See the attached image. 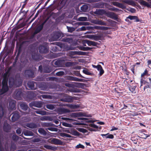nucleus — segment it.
<instances>
[{
    "label": "nucleus",
    "instance_id": "53",
    "mask_svg": "<svg viewBox=\"0 0 151 151\" xmlns=\"http://www.w3.org/2000/svg\"><path fill=\"white\" fill-rule=\"evenodd\" d=\"M78 130L81 132H82L83 133H85L87 132V130L83 128H79Z\"/></svg>",
    "mask_w": 151,
    "mask_h": 151
},
{
    "label": "nucleus",
    "instance_id": "64",
    "mask_svg": "<svg viewBox=\"0 0 151 151\" xmlns=\"http://www.w3.org/2000/svg\"><path fill=\"white\" fill-rule=\"evenodd\" d=\"M102 11H103L102 10H99L96 12L95 13V14H101V13H102Z\"/></svg>",
    "mask_w": 151,
    "mask_h": 151
},
{
    "label": "nucleus",
    "instance_id": "3",
    "mask_svg": "<svg viewBox=\"0 0 151 151\" xmlns=\"http://www.w3.org/2000/svg\"><path fill=\"white\" fill-rule=\"evenodd\" d=\"M8 80H3L2 84V88L0 91V94H3L7 92L9 90V87L8 85Z\"/></svg>",
    "mask_w": 151,
    "mask_h": 151
},
{
    "label": "nucleus",
    "instance_id": "16",
    "mask_svg": "<svg viewBox=\"0 0 151 151\" xmlns=\"http://www.w3.org/2000/svg\"><path fill=\"white\" fill-rule=\"evenodd\" d=\"M15 101L12 100L9 102V109L10 110H14L15 108Z\"/></svg>",
    "mask_w": 151,
    "mask_h": 151
},
{
    "label": "nucleus",
    "instance_id": "60",
    "mask_svg": "<svg viewBox=\"0 0 151 151\" xmlns=\"http://www.w3.org/2000/svg\"><path fill=\"white\" fill-rule=\"evenodd\" d=\"M144 135H145V137H143L142 138L145 139H146L147 137L149 136V135L146 134L145 133H142V134L141 135V136H143Z\"/></svg>",
    "mask_w": 151,
    "mask_h": 151
},
{
    "label": "nucleus",
    "instance_id": "9",
    "mask_svg": "<svg viewBox=\"0 0 151 151\" xmlns=\"http://www.w3.org/2000/svg\"><path fill=\"white\" fill-rule=\"evenodd\" d=\"M73 98L67 95H65L64 97L61 99V101H65L67 102H71L73 101Z\"/></svg>",
    "mask_w": 151,
    "mask_h": 151
},
{
    "label": "nucleus",
    "instance_id": "10",
    "mask_svg": "<svg viewBox=\"0 0 151 151\" xmlns=\"http://www.w3.org/2000/svg\"><path fill=\"white\" fill-rule=\"evenodd\" d=\"M48 142L51 144L58 145H60L61 144V141L56 138H52L48 140Z\"/></svg>",
    "mask_w": 151,
    "mask_h": 151
},
{
    "label": "nucleus",
    "instance_id": "44",
    "mask_svg": "<svg viewBox=\"0 0 151 151\" xmlns=\"http://www.w3.org/2000/svg\"><path fill=\"white\" fill-rule=\"evenodd\" d=\"M83 72L84 74L87 75H90L91 74V73L86 68L83 69Z\"/></svg>",
    "mask_w": 151,
    "mask_h": 151
},
{
    "label": "nucleus",
    "instance_id": "1",
    "mask_svg": "<svg viewBox=\"0 0 151 151\" xmlns=\"http://www.w3.org/2000/svg\"><path fill=\"white\" fill-rule=\"evenodd\" d=\"M78 119V120L83 121L78 123L77 125H88L89 127H88V129L90 131L96 132L98 130V127L93 123L96 120L93 119L88 120L84 118H79Z\"/></svg>",
    "mask_w": 151,
    "mask_h": 151
},
{
    "label": "nucleus",
    "instance_id": "31",
    "mask_svg": "<svg viewBox=\"0 0 151 151\" xmlns=\"http://www.w3.org/2000/svg\"><path fill=\"white\" fill-rule=\"evenodd\" d=\"M46 108L50 110H53L55 109V105L52 104H48L46 105Z\"/></svg>",
    "mask_w": 151,
    "mask_h": 151
},
{
    "label": "nucleus",
    "instance_id": "61",
    "mask_svg": "<svg viewBox=\"0 0 151 151\" xmlns=\"http://www.w3.org/2000/svg\"><path fill=\"white\" fill-rule=\"evenodd\" d=\"M109 28L107 27H105L103 26H101L100 30H105L108 29Z\"/></svg>",
    "mask_w": 151,
    "mask_h": 151
},
{
    "label": "nucleus",
    "instance_id": "4",
    "mask_svg": "<svg viewBox=\"0 0 151 151\" xmlns=\"http://www.w3.org/2000/svg\"><path fill=\"white\" fill-rule=\"evenodd\" d=\"M13 67L10 66L7 68L5 70V72L3 75V78L4 80H8V78L11 75V72L12 68Z\"/></svg>",
    "mask_w": 151,
    "mask_h": 151
},
{
    "label": "nucleus",
    "instance_id": "45",
    "mask_svg": "<svg viewBox=\"0 0 151 151\" xmlns=\"http://www.w3.org/2000/svg\"><path fill=\"white\" fill-rule=\"evenodd\" d=\"M136 87L135 86H131L129 87V90L132 92V93H135V89Z\"/></svg>",
    "mask_w": 151,
    "mask_h": 151
},
{
    "label": "nucleus",
    "instance_id": "28",
    "mask_svg": "<svg viewBox=\"0 0 151 151\" xmlns=\"http://www.w3.org/2000/svg\"><path fill=\"white\" fill-rule=\"evenodd\" d=\"M24 134L27 136H33L34 134L31 131L27 130L24 132Z\"/></svg>",
    "mask_w": 151,
    "mask_h": 151
},
{
    "label": "nucleus",
    "instance_id": "24",
    "mask_svg": "<svg viewBox=\"0 0 151 151\" xmlns=\"http://www.w3.org/2000/svg\"><path fill=\"white\" fill-rule=\"evenodd\" d=\"M85 42L88 45L91 46H95L96 45V43L95 42L88 40H85Z\"/></svg>",
    "mask_w": 151,
    "mask_h": 151
},
{
    "label": "nucleus",
    "instance_id": "20",
    "mask_svg": "<svg viewBox=\"0 0 151 151\" xmlns=\"http://www.w3.org/2000/svg\"><path fill=\"white\" fill-rule=\"evenodd\" d=\"M101 135L103 137H105L106 138L113 139L114 137V136L113 134H110L109 133H107L106 134H102Z\"/></svg>",
    "mask_w": 151,
    "mask_h": 151
},
{
    "label": "nucleus",
    "instance_id": "51",
    "mask_svg": "<svg viewBox=\"0 0 151 151\" xmlns=\"http://www.w3.org/2000/svg\"><path fill=\"white\" fill-rule=\"evenodd\" d=\"M64 74L65 73L63 71H60L56 73V75L57 76H61L64 75Z\"/></svg>",
    "mask_w": 151,
    "mask_h": 151
},
{
    "label": "nucleus",
    "instance_id": "13",
    "mask_svg": "<svg viewBox=\"0 0 151 151\" xmlns=\"http://www.w3.org/2000/svg\"><path fill=\"white\" fill-rule=\"evenodd\" d=\"M58 113L60 114H63L70 112V110L64 108H58L57 109Z\"/></svg>",
    "mask_w": 151,
    "mask_h": 151
},
{
    "label": "nucleus",
    "instance_id": "39",
    "mask_svg": "<svg viewBox=\"0 0 151 151\" xmlns=\"http://www.w3.org/2000/svg\"><path fill=\"white\" fill-rule=\"evenodd\" d=\"M99 68L97 70L99 71V75L100 76H101L104 73V71L102 68L101 66H99Z\"/></svg>",
    "mask_w": 151,
    "mask_h": 151
},
{
    "label": "nucleus",
    "instance_id": "7",
    "mask_svg": "<svg viewBox=\"0 0 151 151\" xmlns=\"http://www.w3.org/2000/svg\"><path fill=\"white\" fill-rule=\"evenodd\" d=\"M51 36L52 39L53 40H57L61 37V34L59 32H55L51 34Z\"/></svg>",
    "mask_w": 151,
    "mask_h": 151
},
{
    "label": "nucleus",
    "instance_id": "57",
    "mask_svg": "<svg viewBox=\"0 0 151 151\" xmlns=\"http://www.w3.org/2000/svg\"><path fill=\"white\" fill-rule=\"evenodd\" d=\"M81 49L83 50L87 51L90 50L91 49V48L89 47H81Z\"/></svg>",
    "mask_w": 151,
    "mask_h": 151
},
{
    "label": "nucleus",
    "instance_id": "37",
    "mask_svg": "<svg viewBox=\"0 0 151 151\" xmlns=\"http://www.w3.org/2000/svg\"><path fill=\"white\" fill-rule=\"evenodd\" d=\"M79 25H84L87 26L89 25L90 24V23L89 22H78L77 23Z\"/></svg>",
    "mask_w": 151,
    "mask_h": 151
},
{
    "label": "nucleus",
    "instance_id": "5",
    "mask_svg": "<svg viewBox=\"0 0 151 151\" xmlns=\"http://www.w3.org/2000/svg\"><path fill=\"white\" fill-rule=\"evenodd\" d=\"M15 98L17 100H21L22 99V93L20 89H16L14 93Z\"/></svg>",
    "mask_w": 151,
    "mask_h": 151
},
{
    "label": "nucleus",
    "instance_id": "6",
    "mask_svg": "<svg viewBox=\"0 0 151 151\" xmlns=\"http://www.w3.org/2000/svg\"><path fill=\"white\" fill-rule=\"evenodd\" d=\"M44 46L41 45L39 47V52L41 53H46L48 50L47 44H44Z\"/></svg>",
    "mask_w": 151,
    "mask_h": 151
},
{
    "label": "nucleus",
    "instance_id": "12",
    "mask_svg": "<svg viewBox=\"0 0 151 151\" xmlns=\"http://www.w3.org/2000/svg\"><path fill=\"white\" fill-rule=\"evenodd\" d=\"M106 15L108 17L116 20L118 18L117 15L113 12H108L106 13Z\"/></svg>",
    "mask_w": 151,
    "mask_h": 151
},
{
    "label": "nucleus",
    "instance_id": "8",
    "mask_svg": "<svg viewBox=\"0 0 151 151\" xmlns=\"http://www.w3.org/2000/svg\"><path fill=\"white\" fill-rule=\"evenodd\" d=\"M42 103L41 101H35L30 103L29 106L30 107H32L34 106L38 108H40L42 106Z\"/></svg>",
    "mask_w": 151,
    "mask_h": 151
},
{
    "label": "nucleus",
    "instance_id": "62",
    "mask_svg": "<svg viewBox=\"0 0 151 151\" xmlns=\"http://www.w3.org/2000/svg\"><path fill=\"white\" fill-rule=\"evenodd\" d=\"M86 30H90L93 29V27L87 26L86 27Z\"/></svg>",
    "mask_w": 151,
    "mask_h": 151
},
{
    "label": "nucleus",
    "instance_id": "23",
    "mask_svg": "<svg viewBox=\"0 0 151 151\" xmlns=\"http://www.w3.org/2000/svg\"><path fill=\"white\" fill-rule=\"evenodd\" d=\"M27 85L29 88L32 90L35 89L34 82L29 81L27 83Z\"/></svg>",
    "mask_w": 151,
    "mask_h": 151
},
{
    "label": "nucleus",
    "instance_id": "26",
    "mask_svg": "<svg viewBox=\"0 0 151 151\" xmlns=\"http://www.w3.org/2000/svg\"><path fill=\"white\" fill-rule=\"evenodd\" d=\"M20 106L21 108L24 111L27 110L28 107L27 105L24 103H21L20 104Z\"/></svg>",
    "mask_w": 151,
    "mask_h": 151
},
{
    "label": "nucleus",
    "instance_id": "19",
    "mask_svg": "<svg viewBox=\"0 0 151 151\" xmlns=\"http://www.w3.org/2000/svg\"><path fill=\"white\" fill-rule=\"evenodd\" d=\"M32 58L36 61H39L42 59V57L37 54H32Z\"/></svg>",
    "mask_w": 151,
    "mask_h": 151
},
{
    "label": "nucleus",
    "instance_id": "49",
    "mask_svg": "<svg viewBox=\"0 0 151 151\" xmlns=\"http://www.w3.org/2000/svg\"><path fill=\"white\" fill-rule=\"evenodd\" d=\"M45 130L47 131V130H48L50 131H57V128H54V127H51L46 128L45 129Z\"/></svg>",
    "mask_w": 151,
    "mask_h": 151
},
{
    "label": "nucleus",
    "instance_id": "11",
    "mask_svg": "<svg viewBox=\"0 0 151 151\" xmlns=\"http://www.w3.org/2000/svg\"><path fill=\"white\" fill-rule=\"evenodd\" d=\"M91 22L93 24L105 26L107 25V23H106L101 20H99L98 19L93 20L91 21Z\"/></svg>",
    "mask_w": 151,
    "mask_h": 151
},
{
    "label": "nucleus",
    "instance_id": "27",
    "mask_svg": "<svg viewBox=\"0 0 151 151\" xmlns=\"http://www.w3.org/2000/svg\"><path fill=\"white\" fill-rule=\"evenodd\" d=\"M62 41L65 42H68L69 43H71L73 41V40L71 38L65 37L63 39Z\"/></svg>",
    "mask_w": 151,
    "mask_h": 151
},
{
    "label": "nucleus",
    "instance_id": "56",
    "mask_svg": "<svg viewBox=\"0 0 151 151\" xmlns=\"http://www.w3.org/2000/svg\"><path fill=\"white\" fill-rule=\"evenodd\" d=\"M12 139L14 141H17L19 139V137L16 135H13L12 136Z\"/></svg>",
    "mask_w": 151,
    "mask_h": 151
},
{
    "label": "nucleus",
    "instance_id": "43",
    "mask_svg": "<svg viewBox=\"0 0 151 151\" xmlns=\"http://www.w3.org/2000/svg\"><path fill=\"white\" fill-rule=\"evenodd\" d=\"M69 107L71 109H75L79 108V106L78 105L70 104L69 105Z\"/></svg>",
    "mask_w": 151,
    "mask_h": 151
},
{
    "label": "nucleus",
    "instance_id": "33",
    "mask_svg": "<svg viewBox=\"0 0 151 151\" xmlns=\"http://www.w3.org/2000/svg\"><path fill=\"white\" fill-rule=\"evenodd\" d=\"M128 18L130 20H135L136 22L139 21V20L137 17L136 16H129L128 17Z\"/></svg>",
    "mask_w": 151,
    "mask_h": 151
},
{
    "label": "nucleus",
    "instance_id": "50",
    "mask_svg": "<svg viewBox=\"0 0 151 151\" xmlns=\"http://www.w3.org/2000/svg\"><path fill=\"white\" fill-rule=\"evenodd\" d=\"M149 75L148 73V71L147 69H145L144 72L141 74V77H143L145 76H149Z\"/></svg>",
    "mask_w": 151,
    "mask_h": 151
},
{
    "label": "nucleus",
    "instance_id": "2",
    "mask_svg": "<svg viewBox=\"0 0 151 151\" xmlns=\"http://www.w3.org/2000/svg\"><path fill=\"white\" fill-rule=\"evenodd\" d=\"M22 82L20 80L17 81V80L12 77L9 78V87L12 88L13 86L19 87L22 85Z\"/></svg>",
    "mask_w": 151,
    "mask_h": 151
},
{
    "label": "nucleus",
    "instance_id": "40",
    "mask_svg": "<svg viewBox=\"0 0 151 151\" xmlns=\"http://www.w3.org/2000/svg\"><path fill=\"white\" fill-rule=\"evenodd\" d=\"M51 71V69L48 67H44V71L45 73H49Z\"/></svg>",
    "mask_w": 151,
    "mask_h": 151
},
{
    "label": "nucleus",
    "instance_id": "32",
    "mask_svg": "<svg viewBox=\"0 0 151 151\" xmlns=\"http://www.w3.org/2000/svg\"><path fill=\"white\" fill-rule=\"evenodd\" d=\"M43 27V25H40L38 26L35 32V34H36L40 32V31L42 29Z\"/></svg>",
    "mask_w": 151,
    "mask_h": 151
},
{
    "label": "nucleus",
    "instance_id": "18",
    "mask_svg": "<svg viewBox=\"0 0 151 151\" xmlns=\"http://www.w3.org/2000/svg\"><path fill=\"white\" fill-rule=\"evenodd\" d=\"M70 54L71 55H86V52L82 51H71Z\"/></svg>",
    "mask_w": 151,
    "mask_h": 151
},
{
    "label": "nucleus",
    "instance_id": "14",
    "mask_svg": "<svg viewBox=\"0 0 151 151\" xmlns=\"http://www.w3.org/2000/svg\"><path fill=\"white\" fill-rule=\"evenodd\" d=\"M73 116H86L87 117H91V114H87L86 113L79 112L73 113Z\"/></svg>",
    "mask_w": 151,
    "mask_h": 151
},
{
    "label": "nucleus",
    "instance_id": "41",
    "mask_svg": "<svg viewBox=\"0 0 151 151\" xmlns=\"http://www.w3.org/2000/svg\"><path fill=\"white\" fill-rule=\"evenodd\" d=\"M60 135L61 137H71V136L70 134L64 133H61L60 134Z\"/></svg>",
    "mask_w": 151,
    "mask_h": 151
},
{
    "label": "nucleus",
    "instance_id": "63",
    "mask_svg": "<svg viewBox=\"0 0 151 151\" xmlns=\"http://www.w3.org/2000/svg\"><path fill=\"white\" fill-rule=\"evenodd\" d=\"M16 132L17 133L19 134L21 133L22 130L20 128H19L17 129Z\"/></svg>",
    "mask_w": 151,
    "mask_h": 151
},
{
    "label": "nucleus",
    "instance_id": "22",
    "mask_svg": "<svg viewBox=\"0 0 151 151\" xmlns=\"http://www.w3.org/2000/svg\"><path fill=\"white\" fill-rule=\"evenodd\" d=\"M139 2L141 5H144L148 7H151V4L144 0H140Z\"/></svg>",
    "mask_w": 151,
    "mask_h": 151
},
{
    "label": "nucleus",
    "instance_id": "29",
    "mask_svg": "<svg viewBox=\"0 0 151 151\" xmlns=\"http://www.w3.org/2000/svg\"><path fill=\"white\" fill-rule=\"evenodd\" d=\"M37 114L44 115L46 114V112L45 111H42L39 109H37L35 111Z\"/></svg>",
    "mask_w": 151,
    "mask_h": 151
},
{
    "label": "nucleus",
    "instance_id": "42",
    "mask_svg": "<svg viewBox=\"0 0 151 151\" xmlns=\"http://www.w3.org/2000/svg\"><path fill=\"white\" fill-rule=\"evenodd\" d=\"M76 64V63L73 62H67L65 64V65L66 67H70Z\"/></svg>",
    "mask_w": 151,
    "mask_h": 151
},
{
    "label": "nucleus",
    "instance_id": "47",
    "mask_svg": "<svg viewBox=\"0 0 151 151\" xmlns=\"http://www.w3.org/2000/svg\"><path fill=\"white\" fill-rule=\"evenodd\" d=\"M72 129L71 128L65 129L63 130V132L71 134L72 133Z\"/></svg>",
    "mask_w": 151,
    "mask_h": 151
},
{
    "label": "nucleus",
    "instance_id": "30",
    "mask_svg": "<svg viewBox=\"0 0 151 151\" xmlns=\"http://www.w3.org/2000/svg\"><path fill=\"white\" fill-rule=\"evenodd\" d=\"M39 132L43 135H45L47 134L45 130L42 128H39L38 130Z\"/></svg>",
    "mask_w": 151,
    "mask_h": 151
},
{
    "label": "nucleus",
    "instance_id": "58",
    "mask_svg": "<svg viewBox=\"0 0 151 151\" xmlns=\"http://www.w3.org/2000/svg\"><path fill=\"white\" fill-rule=\"evenodd\" d=\"M40 119L41 121H46L48 120V117L46 116H43L40 118Z\"/></svg>",
    "mask_w": 151,
    "mask_h": 151
},
{
    "label": "nucleus",
    "instance_id": "17",
    "mask_svg": "<svg viewBox=\"0 0 151 151\" xmlns=\"http://www.w3.org/2000/svg\"><path fill=\"white\" fill-rule=\"evenodd\" d=\"M25 74L30 77H34V73L31 70H27L25 71Z\"/></svg>",
    "mask_w": 151,
    "mask_h": 151
},
{
    "label": "nucleus",
    "instance_id": "52",
    "mask_svg": "<svg viewBox=\"0 0 151 151\" xmlns=\"http://www.w3.org/2000/svg\"><path fill=\"white\" fill-rule=\"evenodd\" d=\"M76 85L79 88H82L84 84L80 83H75Z\"/></svg>",
    "mask_w": 151,
    "mask_h": 151
},
{
    "label": "nucleus",
    "instance_id": "36",
    "mask_svg": "<svg viewBox=\"0 0 151 151\" xmlns=\"http://www.w3.org/2000/svg\"><path fill=\"white\" fill-rule=\"evenodd\" d=\"M44 147L46 149L54 150L56 149V147H52V146L49 145H45L44 146Z\"/></svg>",
    "mask_w": 151,
    "mask_h": 151
},
{
    "label": "nucleus",
    "instance_id": "21",
    "mask_svg": "<svg viewBox=\"0 0 151 151\" xmlns=\"http://www.w3.org/2000/svg\"><path fill=\"white\" fill-rule=\"evenodd\" d=\"M26 126L30 128L34 129L37 127V125L34 123H27L26 124Z\"/></svg>",
    "mask_w": 151,
    "mask_h": 151
},
{
    "label": "nucleus",
    "instance_id": "15",
    "mask_svg": "<svg viewBox=\"0 0 151 151\" xmlns=\"http://www.w3.org/2000/svg\"><path fill=\"white\" fill-rule=\"evenodd\" d=\"M20 117V116L18 112L16 111L14 113V114L12 117V122H15L17 121Z\"/></svg>",
    "mask_w": 151,
    "mask_h": 151
},
{
    "label": "nucleus",
    "instance_id": "46",
    "mask_svg": "<svg viewBox=\"0 0 151 151\" xmlns=\"http://www.w3.org/2000/svg\"><path fill=\"white\" fill-rule=\"evenodd\" d=\"M54 64L57 66H60L62 65L61 61L60 60H57L55 61Z\"/></svg>",
    "mask_w": 151,
    "mask_h": 151
},
{
    "label": "nucleus",
    "instance_id": "34",
    "mask_svg": "<svg viewBox=\"0 0 151 151\" xmlns=\"http://www.w3.org/2000/svg\"><path fill=\"white\" fill-rule=\"evenodd\" d=\"M69 80L72 81H81L82 79H79L76 77H73L71 76H70L69 78Z\"/></svg>",
    "mask_w": 151,
    "mask_h": 151
},
{
    "label": "nucleus",
    "instance_id": "35",
    "mask_svg": "<svg viewBox=\"0 0 151 151\" xmlns=\"http://www.w3.org/2000/svg\"><path fill=\"white\" fill-rule=\"evenodd\" d=\"M81 9L83 11L86 12L88 10V7L87 5H84L81 7Z\"/></svg>",
    "mask_w": 151,
    "mask_h": 151
},
{
    "label": "nucleus",
    "instance_id": "25",
    "mask_svg": "<svg viewBox=\"0 0 151 151\" xmlns=\"http://www.w3.org/2000/svg\"><path fill=\"white\" fill-rule=\"evenodd\" d=\"M88 37L96 41L100 39V37L99 36L93 35H88Z\"/></svg>",
    "mask_w": 151,
    "mask_h": 151
},
{
    "label": "nucleus",
    "instance_id": "48",
    "mask_svg": "<svg viewBox=\"0 0 151 151\" xmlns=\"http://www.w3.org/2000/svg\"><path fill=\"white\" fill-rule=\"evenodd\" d=\"M72 133H71L73 135L75 136H78L79 135V133L76 131H74L73 129H72Z\"/></svg>",
    "mask_w": 151,
    "mask_h": 151
},
{
    "label": "nucleus",
    "instance_id": "55",
    "mask_svg": "<svg viewBox=\"0 0 151 151\" xmlns=\"http://www.w3.org/2000/svg\"><path fill=\"white\" fill-rule=\"evenodd\" d=\"M85 147L83 145L79 144L78 145H76V148H81L82 149H84Z\"/></svg>",
    "mask_w": 151,
    "mask_h": 151
},
{
    "label": "nucleus",
    "instance_id": "59",
    "mask_svg": "<svg viewBox=\"0 0 151 151\" xmlns=\"http://www.w3.org/2000/svg\"><path fill=\"white\" fill-rule=\"evenodd\" d=\"M79 31H85L86 30V27L85 26H83L80 28L78 29Z\"/></svg>",
    "mask_w": 151,
    "mask_h": 151
},
{
    "label": "nucleus",
    "instance_id": "38",
    "mask_svg": "<svg viewBox=\"0 0 151 151\" xmlns=\"http://www.w3.org/2000/svg\"><path fill=\"white\" fill-rule=\"evenodd\" d=\"M77 20L79 21H87V18L86 17H80L78 18Z\"/></svg>",
    "mask_w": 151,
    "mask_h": 151
},
{
    "label": "nucleus",
    "instance_id": "54",
    "mask_svg": "<svg viewBox=\"0 0 151 151\" xmlns=\"http://www.w3.org/2000/svg\"><path fill=\"white\" fill-rule=\"evenodd\" d=\"M52 124L51 123H44L43 125V126L45 127H48L51 126L52 125Z\"/></svg>",
    "mask_w": 151,
    "mask_h": 151
}]
</instances>
